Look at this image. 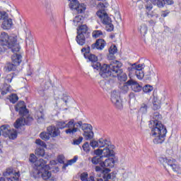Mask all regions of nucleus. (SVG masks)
Returning a JSON list of instances; mask_svg holds the SVG:
<instances>
[{"label":"nucleus","mask_w":181,"mask_h":181,"mask_svg":"<svg viewBox=\"0 0 181 181\" xmlns=\"http://www.w3.org/2000/svg\"><path fill=\"white\" fill-rule=\"evenodd\" d=\"M82 148L86 153H88L90 152V144H88V142H86L83 146Z\"/></svg>","instance_id":"3c124183"},{"label":"nucleus","mask_w":181,"mask_h":181,"mask_svg":"<svg viewBox=\"0 0 181 181\" xmlns=\"http://www.w3.org/2000/svg\"><path fill=\"white\" fill-rule=\"evenodd\" d=\"M103 160V156H94L91 159V162L93 165H98V163H101V161Z\"/></svg>","instance_id":"c9c22d12"},{"label":"nucleus","mask_w":181,"mask_h":181,"mask_svg":"<svg viewBox=\"0 0 181 181\" xmlns=\"http://www.w3.org/2000/svg\"><path fill=\"white\" fill-rule=\"evenodd\" d=\"M134 73H135L136 76L139 80H142L145 76L144 71H136Z\"/></svg>","instance_id":"49530a36"},{"label":"nucleus","mask_w":181,"mask_h":181,"mask_svg":"<svg viewBox=\"0 0 181 181\" xmlns=\"http://www.w3.org/2000/svg\"><path fill=\"white\" fill-rule=\"evenodd\" d=\"M86 9H87L86 4H78L76 11L78 12V13H83V12H86Z\"/></svg>","instance_id":"473e14b6"},{"label":"nucleus","mask_w":181,"mask_h":181,"mask_svg":"<svg viewBox=\"0 0 181 181\" xmlns=\"http://www.w3.org/2000/svg\"><path fill=\"white\" fill-rule=\"evenodd\" d=\"M160 108V100L158 98H154L153 100V110H156Z\"/></svg>","instance_id":"7c9ffc66"},{"label":"nucleus","mask_w":181,"mask_h":181,"mask_svg":"<svg viewBox=\"0 0 181 181\" xmlns=\"http://www.w3.org/2000/svg\"><path fill=\"white\" fill-rule=\"evenodd\" d=\"M13 26V21L12 18H8L3 20V22L1 23V28L4 29V30H9V29H12V27Z\"/></svg>","instance_id":"6ab92c4d"},{"label":"nucleus","mask_w":181,"mask_h":181,"mask_svg":"<svg viewBox=\"0 0 181 181\" xmlns=\"http://www.w3.org/2000/svg\"><path fill=\"white\" fill-rule=\"evenodd\" d=\"M40 137L41 139H43V141H49L50 139V134L47 132H43L40 134Z\"/></svg>","instance_id":"ea45409f"},{"label":"nucleus","mask_w":181,"mask_h":181,"mask_svg":"<svg viewBox=\"0 0 181 181\" xmlns=\"http://www.w3.org/2000/svg\"><path fill=\"white\" fill-rule=\"evenodd\" d=\"M148 76H149L150 78H152L155 77L156 74L153 72H150V74H148Z\"/></svg>","instance_id":"338daca9"},{"label":"nucleus","mask_w":181,"mask_h":181,"mask_svg":"<svg viewBox=\"0 0 181 181\" xmlns=\"http://www.w3.org/2000/svg\"><path fill=\"white\" fill-rule=\"evenodd\" d=\"M10 103H12L13 104H15L18 100H19V98L18 97V95L16 94H11L9 97Z\"/></svg>","instance_id":"09e8293b"},{"label":"nucleus","mask_w":181,"mask_h":181,"mask_svg":"<svg viewBox=\"0 0 181 181\" xmlns=\"http://www.w3.org/2000/svg\"><path fill=\"white\" fill-rule=\"evenodd\" d=\"M127 84L131 86L132 91H134V93H140L142 90V86L133 79L129 80Z\"/></svg>","instance_id":"f3484780"},{"label":"nucleus","mask_w":181,"mask_h":181,"mask_svg":"<svg viewBox=\"0 0 181 181\" xmlns=\"http://www.w3.org/2000/svg\"><path fill=\"white\" fill-rule=\"evenodd\" d=\"M50 86H51L50 82H46L44 86V89L42 88H39L38 93L40 95H41V97H45V95L47 94V91H46V90H48Z\"/></svg>","instance_id":"bb28decb"},{"label":"nucleus","mask_w":181,"mask_h":181,"mask_svg":"<svg viewBox=\"0 0 181 181\" xmlns=\"http://www.w3.org/2000/svg\"><path fill=\"white\" fill-rule=\"evenodd\" d=\"M55 100L57 101L56 102L57 106H58L59 104H60V103L61 104H64V105L67 104V100L62 98V96H60L58 98L55 97Z\"/></svg>","instance_id":"a18cd8bd"},{"label":"nucleus","mask_w":181,"mask_h":181,"mask_svg":"<svg viewBox=\"0 0 181 181\" xmlns=\"http://www.w3.org/2000/svg\"><path fill=\"white\" fill-rule=\"evenodd\" d=\"M83 142V137L78 139H74L72 142V145H80Z\"/></svg>","instance_id":"603ef678"},{"label":"nucleus","mask_w":181,"mask_h":181,"mask_svg":"<svg viewBox=\"0 0 181 181\" xmlns=\"http://www.w3.org/2000/svg\"><path fill=\"white\" fill-rule=\"evenodd\" d=\"M138 32H139L140 35L141 36H145L146 33H148V27L146 26V24H141L139 28H138Z\"/></svg>","instance_id":"c85d7f7f"},{"label":"nucleus","mask_w":181,"mask_h":181,"mask_svg":"<svg viewBox=\"0 0 181 181\" xmlns=\"http://www.w3.org/2000/svg\"><path fill=\"white\" fill-rule=\"evenodd\" d=\"M111 101L117 110H122V100H121V93L118 90H113L111 93Z\"/></svg>","instance_id":"f8f14e48"},{"label":"nucleus","mask_w":181,"mask_h":181,"mask_svg":"<svg viewBox=\"0 0 181 181\" xmlns=\"http://www.w3.org/2000/svg\"><path fill=\"white\" fill-rule=\"evenodd\" d=\"M107 173L104 174L103 178L105 179V180H111V179H112L113 175L112 174H107Z\"/></svg>","instance_id":"bf43d9fd"},{"label":"nucleus","mask_w":181,"mask_h":181,"mask_svg":"<svg viewBox=\"0 0 181 181\" xmlns=\"http://www.w3.org/2000/svg\"><path fill=\"white\" fill-rule=\"evenodd\" d=\"M111 141L105 139H100L98 141L93 140L90 143V146L93 148H106L110 146Z\"/></svg>","instance_id":"4468645a"},{"label":"nucleus","mask_w":181,"mask_h":181,"mask_svg":"<svg viewBox=\"0 0 181 181\" xmlns=\"http://www.w3.org/2000/svg\"><path fill=\"white\" fill-rule=\"evenodd\" d=\"M90 49L89 46L81 49V53H83L85 59H87V57H88V56L90 55Z\"/></svg>","instance_id":"4c0bfd02"},{"label":"nucleus","mask_w":181,"mask_h":181,"mask_svg":"<svg viewBox=\"0 0 181 181\" xmlns=\"http://www.w3.org/2000/svg\"><path fill=\"white\" fill-rule=\"evenodd\" d=\"M7 67H8V70H9V71H12L16 69V65H15V64H9L7 66Z\"/></svg>","instance_id":"13d9d810"},{"label":"nucleus","mask_w":181,"mask_h":181,"mask_svg":"<svg viewBox=\"0 0 181 181\" xmlns=\"http://www.w3.org/2000/svg\"><path fill=\"white\" fill-rule=\"evenodd\" d=\"M160 119H162V115L158 112H155L151 115V120L150 121L151 125L150 127V136L156 145L163 144L165 142V138H166V134H168L166 127L160 122Z\"/></svg>","instance_id":"f257e3e1"},{"label":"nucleus","mask_w":181,"mask_h":181,"mask_svg":"<svg viewBox=\"0 0 181 181\" xmlns=\"http://www.w3.org/2000/svg\"><path fill=\"white\" fill-rule=\"evenodd\" d=\"M57 160L59 163H64V156L59 155Z\"/></svg>","instance_id":"4d7b16f0"},{"label":"nucleus","mask_w":181,"mask_h":181,"mask_svg":"<svg viewBox=\"0 0 181 181\" xmlns=\"http://www.w3.org/2000/svg\"><path fill=\"white\" fill-rule=\"evenodd\" d=\"M77 159H78V157H77V156H74V158L69 160L67 163L70 166V165H73V163H76V162H77Z\"/></svg>","instance_id":"6e6d98bb"},{"label":"nucleus","mask_w":181,"mask_h":181,"mask_svg":"<svg viewBox=\"0 0 181 181\" xmlns=\"http://www.w3.org/2000/svg\"><path fill=\"white\" fill-rule=\"evenodd\" d=\"M11 90V86L5 85L1 90V95H6L8 93H10Z\"/></svg>","instance_id":"f704fd0d"},{"label":"nucleus","mask_w":181,"mask_h":181,"mask_svg":"<svg viewBox=\"0 0 181 181\" xmlns=\"http://www.w3.org/2000/svg\"><path fill=\"white\" fill-rule=\"evenodd\" d=\"M0 45L11 49V52H19L21 46L18 43V36H10L6 33L0 35Z\"/></svg>","instance_id":"39448f33"},{"label":"nucleus","mask_w":181,"mask_h":181,"mask_svg":"<svg viewBox=\"0 0 181 181\" xmlns=\"http://www.w3.org/2000/svg\"><path fill=\"white\" fill-rule=\"evenodd\" d=\"M100 86L103 90H110L112 87L111 84H110V82L105 81H101Z\"/></svg>","instance_id":"2f4dec72"},{"label":"nucleus","mask_w":181,"mask_h":181,"mask_svg":"<svg viewBox=\"0 0 181 181\" xmlns=\"http://www.w3.org/2000/svg\"><path fill=\"white\" fill-rule=\"evenodd\" d=\"M96 14L97 16H98L100 19L102 23L105 25L106 30L107 32H112V30H114V25H112V21L111 20V18L108 16L107 12H105L104 10H99Z\"/></svg>","instance_id":"1a4fd4ad"},{"label":"nucleus","mask_w":181,"mask_h":181,"mask_svg":"<svg viewBox=\"0 0 181 181\" xmlns=\"http://www.w3.org/2000/svg\"><path fill=\"white\" fill-rule=\"evenodd\" d=\"M109 53L111 54H115V53H117V46L112 45L109 49Z\"/></svg>","instance_id":"864d4df0"},{"label":"nucleus","mask_w":181,"mask_h":181,"mask_svg":"<svg viewBox=\"0 0 181 181\" xmlns=\"http://www.w3.org/2000/svg\"><path fill=\"white\" fill-rule=\"evenodd\" d=\"M143 91L146 94L151 93V91H153V86L151 85H146L143 87Z\"/></svg>","instance_id":"58836bf2"},{"label":"nucleus","mask_w":181,"mask_h":181,"mask_svg":"<svg viewBox=\"0 0 181 181\" xmlns=\"http://www.w3.org/2000/svg\"><path fill=\"white\" fill-rule=\"evenodd\" d=\"M95 172H100V173H109V172H111V170L110 168H101L100 166H95Z\"/></svg>","instance_id":"a19ab883"},{"label":"nucleus","mask_w":181,"mask_h":181,"mask_svg":"<svg viewBox=\"0 0 181 181\" xmlns=\"http://www.w3.org/2000/svg\"><path fill=\"white\" fill-rule=\"evenodd\" d=\"M35 118L37 119L38 123L45 122V119H46L45 117V112L43 110H39L35 112Z\"/></svg>","instance_id":"393cba45"},{"label":"nucleus","mask_w":181,"mask_h":181,"mask_svg":"<svg viewBox=\"0 0 181 181\" xmlns=\"http://www.w3.org/2000/svg\"><path fill=\"white\" fill-rule=\"evenodd\" d=\"M91 66L93 69H94V70H100L99 74L100 76H101V71H103V67H104L105 66H107V69H106V71H105V73L110 71V64H104L103 65L101 66V64L96 61L95 62H93Z\"/></svg>","instance_id":"aec40b11"},{"label":"nucleus","mask_w":181,"mask_h":181,"mask_svg":"<svg viewBox=\"0 0 181 181\" xmlns=\"http://www.w3.org/2000/svg\"><path fill=\"white\" fill-rule=\"evenodd\" d=\"M144 67H145V64H133L132 66V71H139L144 70Z\"/></svg>","instance_id":"c756f323"},{"label":"nucleus","mask_w":181,"mask_h":181,"mask_svg":"<svg viewBox=\"0 0 181 181\" xmlns=\"http://www.w3.org/2000/svg\"><path fill=\"white\" fill-rule=\"evenodd\" d=\"M115 54H111L109 52V54L107 55L108 60H114L115 59V56H114Z\"/></svg>","instance_id":"e2e57ef3"},{"label":"nucleus","mask_w":181,"mask_h":181,"mask_svg":"<svg viewBox=\"0 0 181 181\" xmlns=\"http://www.w3.org/2000/svg\"><path fill=\"white\" fill-rule=\"evenodd\" d=\"M105 41L103 39H98L95 43L91 45V49H97L98 50H103L105 47Z\"/></svg>","instance_id":"b1692460"},{"label":"nucleus","mask_w":181,"mask_h":181,"mask_svg":"<svg viewBox=\"0 0 181 181\" xmlns=\"http://www.w3.org/2000/svg\"><path fill=\"white\" fill-rule=\"evenodd\" d=\"M15 110L23 117L16 119L13 124L14 127H16V129H18V128L23 127V125H30V123L33 121V118L28 115L29 112L28 111V109H26L25 102H18V104L15 107Z\"/></svg>","instance_id":"20e7f679"},{"label":"nucleus","mask_w":181,"mask_h":181,"mask_svg":"<svg viewBox=\"0 0 181 181\" xmlns=\"http://www.w3.org/2000/svg\"><path fill=\"white\" fill-rule=\"evenodd\" d=\"M1 135L8 139H16L18 138V132L15 129H11L9 125L4 124L0 127V136Z\"/></svg>","instance_id":"9d476101"},{"label":"nucleus","mask_w":181,"mask_h":181,"mask_svg":"<svg viewBox=\"0 0 181 181\" xmlns=\"http://www.w3.org/2000/svg\"><path fill=\"white\" fill-rule=\"evenodd\" d=\"M87 179H88V173H83L81 174V181H87Z\"/></svg>","instance_id":"5fc2aeb1"},{"label":"nucleus","mask_w":181,"mask_h":181,"mask_svg":"<svg viewBox=\"0 0 181 181\" xmlns=\"http://www.w3.org/2000/svg\"><path fill=\"white\" fill-rule=\"evenodd\" d=\"M86 59H88L89 62H91V63L98 62V57H97V56L93 54H90L89 55H88Z\"/></svg>","instance_id":"c03bdc74"},{"label":"nucleus","mask_w":181,"mask_h":181,"mask_svg":"<svg viewBox=\"0 0 181 181\" xmlns=\"http://www.w3.org/2000/svg\"><path fill=\"white\" fill-rule=\"evenodd\" d=\"M47 132L49 134V136L52 138H56V136H59L60 135V130L59 128H56L54 126H49L47 129Z\"/></svg>","instance_id":"4be33fe9"},{"label":"nucleus","mask_w":181,"mask_h":181,"mask_svg":"<svg viewBox=\"0 0 181 181\" xmlns=\"http://www.w3.org/2000/svg\"><path fill=\"white\" fill-rule=\"evenodd\" d=\"M158 160L164 168L170 166L173 172H175L177 175H181V168L180 165L176 164V160L162 156L159 158Z\"/></svg>","instance_id":"6e6552de"},{"label":"nucleus","mask_w":181,"mask_h":181,"mask_svg":"<svg viewBox=\"0 0 181 181\" xmlns=\"http://www.w3.org/2000/svg\"><path fill=\"white\" fill-rule=\"evenodd\" d=\"M49 165H51V166H53L54 165H57V161L55 160H52L49 162Z\"/></svg>","instance_id":"0e129e2a"},{"label":"nucleus","mask_w":181,"mask_h":181,"mask_svg":"<svg viewBox=\"0 0 181 181\" xmlns=\"http://www.w3.org/2000/svg\"><path fill=\"white\" fill-rule=\"evenodd\" d=\"M13 74H9L4 76V81L5 83H12V80H13Z\"/></svg>","instance_id":"37998d69"},{"label":"nucleus","mask_w":181,"mask_h":181,"mask_svg":"<svg viewBox=\"0 0 181 181\" xmlns=\"http://www.w3.org/2000/svg\"><path fill=\"white\" fill-rule=\"evenodd\" d=\"M69 8L70 9H72V10H76L77 9V7L78 6V1H69Z\"/></svg>","instance_id":"79ce46f5"},{"label":"nucleus","mask_w":181,"mask_h":181,"mask_svg":"<svg viewBox=\"0 0 181 181\" xmlns=\"http://www.w3.org/2000/svg\"><path fill=\"white\" fill-rule=\"evenodd\" d=\"M57 127L59 129L68 128L66 130H65V133L67 135H74V134L78 131V129L76 127L74 119H71L68 123H66L64 121L57 122Z\"/></svg>","instance_id":"0eeeda50"},{"label":"nucleus","mask_w":181,"mask_h":181,"mask_svg":"<svg viewBox=\"0 0 181 181\" xmlns=\"http://www.w3.org/2000/svg\"><path fill=\"white\" fill-rule=\"evenodd\" d=\"M93 37L97 39L98 37H101L103 36V31L101 30H94L92 33Z\"/></svg>","instance_id":"de8ad7c7"},{"label":"nucleus","mask_w":181,"mask_h":181,"mask_svg":"<svg viewBox=\"0 0 181 181\" xmlns=\"http://www.w3.org/2000/svg\"><path fill=\"white\" fill-rule=\"evenodd\" d=\"M107 71V66L105 65L102 68L100 73L103 78H108V77H117L119 81H127L128 76L122 70V64L117 60H112L109 64V71Z\"/></svg>","instance_id":"f03ea898"},{"label":"nucleus","mask_w":181,"mask_h":181,"mask_svg":"<svg viewBox=\"0 0 181 181\" xmlns=\"http://www.w3.org/2000/svg\"><path fill=\"white\" fill-rule=\"evenodd\" d=\"M13 54L11 57V60L14 66H19L22 63V55L18 54V52H13Z\"/></svg>","instance_id":"5701e85b"},{"label":"nucleus","mask_w":181,"mask_h":181,"mask_svg":"<svg viewBox=\"0 0 181 181\" xmlns=\"http://www.w3.org/2000/svg\"><path fill=\"white\" fill-rule=\"evenodd\" d=\"M37 158L35 154H30L29 160L31 163H35L34 176L35 177H42L44 180H47L52 177V173L49 171L50 165H47V161L42 158L36 160Z\"/></svg>","instance_id":"7ed1b4c3"},{"label":"nucleus","mask_w":181,"mask_h":181,"mask_svg":"<svg viewBox=\"0 0 181 181\" xmlns=\"http://www.w3.org/2000/svg\"><path fill=\"white\" fill-rule=\"evenodd\" d=\"M8 16H9V15H8V13H6V11H0V21H4L6 19Z\"/></svg>","instance_id":"8fccbe9b"},{"label":"nucleus","mask_w":181,"mask_h":181,"mask_svg":"<svg viewBox=\"0 0 181 181\" xmlns=\"http://www.w3.org/2000/svg\"><path fill=\"white\" fill-rule=\"evenodd\" d=\"M76 124L75 127H79L82 131H83V136L86 139H91L94 136V133L93 132V127L90 124H83V122L79 121Z\"/></svg>","instance_id":"9b49d317"},{"label":"nucleus","mask_w":181,"mask_h":181,"mask_svg":"<svg viewBox=\"0 0 181 181\" xmlns=\"http://www.w3.org/2000/svg\"><path fill=\"white\" fill-rule=\"evenodd\" d=\"M86 181H95V180H94V176L90 175L89 177H88Z\"/></svg>","instance_id":"69168bd1"},{"label":"nucleus","mask_w":181,"mask_h":181,"mask_svg":"<svg viewBox=\"0 0 181 181\" xmlns=\"http://www.w3.org/2000/svg\"><path fill=\"white\" fill-rule=\"evenodd\" d=\"M114 146L110 144V146H106L102 149V158H108L110 156H114Z\"/></svg>","instance_id":"a211bd4d"},{"label":"nucleus","mask_w":181,"mask_h":181,"mask_svg":"<svg viewBox=\"0 0 181 181\" xmlns=\"http://www.w3.org/2000/svg\"><path fill=\"white\" fill-rule=\"evenodd\" d=\"M115 165V160L113 158H107L105 161L100 163V166L103 169H111Z\"/></svg>","instance_id":"dca6fc26"},{"label":"nucleus","mask_w":181,"mask_h":181,"mask_svg":"<svg viewBox=\"0 0 181 181\" xmlns=\"http://www.w3.org/2000/svg\"><path fill=\"white\" fill-rule=\"evenodd\" d=\"M74 26H81V25L83 24V23L84 22V17H83V16H76L74 21Z\"/></svg>","instance_id":"cd10ccee"},{"label":"nucleus","mask_w":181,"mask_h":181,"mask_svg":"<svg viewBox=\"0 0 181 181\" xmlns=\"http://www.w3.org/2000/svg\"><path fill=\"white\" fill-rule=\"evenodd\" d=\"M127 83L128 82L124 83V85L122 87L123 93H128V91L129 90V88L128 87V86H129V85Z\"/></svg>","instance_id":"052dcab7"},{"label":"nucleus","mask_w":181,"mask_h":181,"mask_svg":"<svg viewBox=\"0 0 181 181\" xmlns=\"http://www.w3.org/2000/svg\"><path fill=\"white\" fill-rule=\"evenodd\" d=\"M3 176L6 177L7 181H17L19 180V172L13 171L12 168H8L3 173Z\"/></svg>","instance_id":"ddd939ff"},{"label":"nucleus","mask_w":181,"mask_h":181,"mask_svg":"<svg viewBox=\"0 0 181 181\" xmlns=\"http://www.w3.org/2000/svg\"><path fill=\"white\" fill-rule=\"evenodd\" d=\"M94 154L96 155V156H101L103 155V149H96L94 151Z\"/></svg>","instance_id":"680f3d73"},{"label":"nucleus","mask_w":181,"mask_h":181,"mask_svg":"<svg viewBox=\"0 0 181 181\" xmlns=\"http://www.w3.org/2000/svg\"><path fill=\"white\" fill-rule=\"evenodd\" d=\"M21 26L25 33V40L28 42V40H30L32 39V33H30V30L28 28V25H26V23H21Z\"/></svg>","instance_id":"a878e982"},{"label":"nucleus","mask_w":181,"mask_h":181,"mask_svg":"<svg viewBox=\"0 0 181 181\" xmlns=\"http://www.w3.org/2000/svg\"><path fill=\"white\" fill-rule=\"evenodd\" d=\"M90 33H88V28L86 25H81L77 28V35L76 42L79 46H84L86 45V39L88 38Z\"/></svg>","instance_id":"423d86ee"},{"label":"nucleus","mask_w":181,"mask_h":181,"mask_svg":"<svg viewBox=\"0 0 181 181\" xmlns=\"http://www.w3.org/2000/svg\"><path fill=\"white\" fill-rule=\"evenodd\" d=\"M35 144L37 145V148L35 150V155L37 156H42V158L45 157L46 153L45 152V149L42 148H47L46 143L38 139L35 140Z\"/></svg>","instance_id":"2eb2a0df"},{"label":"nucleus","mask_w":181,"mask_h":181,"mask_svg":"<svg viewBox=\"0 0 181 181\" xmlns=\"http://www.w3.org/2000/svg\"><path fill=\"white\" fill-rule=\"evenodd\" d=\"M148 112V105L145 103H143L140 107L139 113L142 115H145Z\"/></svg>","instance_id":"e433bc0d"},{"label":"nucleus","mask_w":181,"mask_h":181,"mask_svg":"<svg viewBox=\"0 0 181 181\" xmlns=\"http://www.w3.org/2000/svg\"><path fill=\"white\" fill-rule=\"evenodd\" d=\"M151 2L158 8H163L165 4L167 5H173V0H151Z\"/></svg>","instance_id":"412c9836"},{"label":"nucleus","mask_w":181,"mask_h":181,"mask_svg":"<svg viewBox=\"0 0 181 181\" xmlns=\"http://www.w3.org/2000/svg\"><path fill=\"white\" fill-rule=\"evenodd\" d=\"M153 8V6H152V4H147L146 6V9L147 11V16L148 18H153V16H156V18H158V15H152L151 13H148V12H151V11H152Z\"/></svg>","instance_id":"72a5a7b5"},{"label":"nucleus","mask_w":181,"mask_h":181,"mask_svg":"<svg viewBox=\"0 0 181 181\" xmlns=\"http://www.w3.org/2000/svg\"><path fill=\"white\" fill-rule=\"evenodd\" d=\"M129 98H135V94H134V93H131L129 95Z\"/></svg>","instance_id":"774afa93"}]
</instances>
